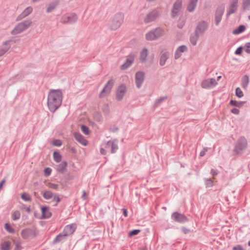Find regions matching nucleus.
Here are the masks:
<instances>
[{
	"mask_svg": "<svg viewBox=\"0 0 250 250\" xmlns=\"http://www.w3.org/2000/svg\"><path fill=\"white\" fill-rule=\"evenodd\" d=\"M81 130L82 131L85 135H88L89 134V128L87 126L85 125H81Z\"/></svg>",
	"mask_w": 250,
	"mask_h": 250,
	"instance_id": "c03bdc74",
	"label": "nucleus"
},
{
	"mask_svg": "<svg viewBox=\"0 0 250 250\" xmlns=\"http://www.w3.org/2000/svg\"><path fill=\"white\" fill-rule=\"evenodd\" d=\"M42 213V218L43 219H47L50 218L52 213L49 210L48 208L47 207H42L41 208Z\"/></svg>",
	"mask_w": 250,
	"mask_h": 250,
	"instance_id": "393cba45",
	"label": "nucleus"
},
{
	"mask_svg": "<svg viewBox=\"0 0 250 250\" xmlns=\"http://www.w3.org/2000/svg\"><path fill=\"white\" fill-rule=\"evenodd\" d=\"M82 198L83 200H85V199H86L87 198V195L86 194L85 190H83V194H82Z\"/></svg>",
	"mask_w": 250,
	"mask_h": 250,
	"instance_id": "052dcab7",
	"label": "nucleus"
},
{
	"mask_svg": "<svg viewBox=\"0 0 250 250\" xmlns=\"http://www.w3.org/2000/svg\"><path fill=\"white\" fill-rule=\"evenodd\" d=\"M140 230L139 229H134L130 231L129 234L130 236H134L137 235Z\"/></svg>",
	"mask_w": 250,
	"mask_h": 250,
	"instance_id": "603ef678",
	"label": "nucleus"
},
{
	"mask_svg": "<svg viewBox=\"0 0 250 250\" xmlns=\"http://www.w3.org/2000/svg\"><path fill=\"white\" fill-rule=\"evenodd\" d=\"M33 11L31 6L27 7L20 15L17 18V21H20L25 17L28 16Z\"/></svg>",
	"mask_w": 250,
	"mask_h": 250,
	"instance_id": "5701e85b",
	"label": "nucleus"
},
{
	"mask_svg": "<svg viewBox=\"0 0 250 250\" xmlns=\"http://www.w3.org/2000/svg\"><path fill=\"white\" fill-rule=\"evenodd\" d=\"M20 247V244L19 242H17L15 243V250H18L19 249Z\"/></svg>",
	"mask_w": 250,
	"mask_h": 250,
	"instance_id": "e2e57ef3",
	"label": "nucleus"
},
{
	"mask_svg": "<svg viewBox=\"0 0 250 250\" xmlns=\"http://www.w3.org/2000/svg\"><path fill=\"white\" fill-rule=\"evenodd\" d=\"M59 3V0H56L49 3L47 8L46 12L49 13L52 12L58 6Z\"/></svg>",
	"mask_w": 250,
	"mask_h": 250,
	"instance_id": "bb28decb",
	"label": "nucleus"
},
{
	"mask_svg": "<svg viewBox=\"0 0 250 250\" xmlns=\"http://www.w3.org/2000/svg\"><path fill=\"white\" fill-rule=\"evenodd\" d=\"M171 219L175 222L179 223H184L188 221L187 217L184 214L179 213L178 212H174L171 215Z\"/></svg>",
	"mask_w": 250,
	"mask_h": 250,
	"instance_id": "9d476101",
	"label": "nucleus"
},
{
	"mask_svg": "<svg viewBox=\"0 0 250 250\" xmlns=\"http://www.w3.org/2000/svg\"><path fill=\"white\" fill-rule=\"evenodd\" d=\"M47 186L50 188L54 189H57L59 187V185L58 184H53L52 183H49L47 185Z\"/></svg>",
	"mask_w": 250,
	"mask_h": 250,
	"instance_id": "de8ad7c7",
	"label": "nucleus"
},
{
	"mask_svg": "<svg viewBox=\"0 0 250 250\" xmlns=\"http://www.w3.org/2000/svg\"><path fill=\"white\" fill-rule=\"evenodd\" d=\"M94 118L96 121L98 122H100L102 119V117L100 114L97 113L95 115Z\"/></svg>",
	"mask_w": 250,
	"mask_h": 250,
	"instance_id": "864d4df0",
	"label": "nucleus"
},
{
	"mask_svg": "<svg viewBox=\"0 0 250 250\" xmlns=\"http://www.w3.org/2000/svg\"><path fill=\"white\" fill-rule=\"evenodd\" d=\"M148 56V51L146 48L143 49L140 53V60L142 62H146Z\"/></svg>",
	"mask_w": 250,
	"mask_h": 250,
	"instance_id": "2f4dec72",
	"label": "nucleus"
},
{
	"mask_svg": "<svg viewBox=\"0 0 250 250\" xmlns=\"http://www.w3.org/2000/svg\"><path fill=\"white\" fill-rule=\"evenodd\" d=\"M246 103L245 101H236L235 100H231L229 102V104L238 107H242Z\"/></svg>",
	"mask_w": 250,
	"mask_h": 250,
	"instance_id": "473e14b6",
	"label": "nucleus"
},
{
	"mask_svg": "<svg viewBox=\"0 0 250 250\" xmlns=\"http://www.w3.org/2000/svg\"><path fill=\"white\" fill-rule=\"evenodd\" d=\"M167 99V96L161 97L160 98L157 99L155 102V105L156 106L159 105L160 104H161L163 101L166 100Z\"/></svg>",
	"mask_w": 250,
	"mask_h": 250,
	"instance_id": "a19ab883",
	"label": "nucleus"
},
{
	"mask_svg": "<svg viewBox=\"0 0 250 250\" xmlns=\"http://www.w3.org/2000/svg\"><path fill=\"white\" fill-rule=\"evenodd\" d=\"M244 10H248L250 8V0H244L242 4Z\"/></svg>",
	"mask_w": 250,
	"mask_h": 250,
	"instance_id": "ea45409f",
	"label": "nucleus"
},
{
	"mask_svg": "<svg viewBox=\"0 0 250 250\" xmlns=\"http://www.w3.org/2000/svg\"><path fill=\"white\" fill-rule=\"evenodd\" d=\"M225 11V7L223 5H220L217 7L214 14V21L216 26L220 24L222 16Z\"/></svg>",
	"mask_w": 250,
	"mask_h": 250,
	"instance_id": "6e6552de",
	"label": "nucleus"
},
{
	"mask_svg": "<svg viewBox=\"0 0 250 250\" xmlns=\"http://www.w3.org/2000/svg\"><path fill=\"white\" fill-rule=\"evenodd\" d=\"M109 130L111 131V132H115L116 131H117L118 130V127H113V128H110L109 129Z\"/></svg>",
	"mask_w": 250,
	"mask_h": 250,
	"instance_id": "0e129e2a",
	"label": "nucleus"
},
{
	"mask_svg": "<svg viewBox=\"0 0 250 250\" xmlns=\"http://www.w3.org/2000/svg\"><path fill=\"white\" fill-rule=\"evenodd\" d=\"M124 21V15L121 13L116 14L113 17L110 25L111 29L115 30L119 28Z\"/></svg>",
	"mask_w": 250,
	"mask_h": 250,
	"instance_id": "39448f33",
	"label": "nucleus"
},
{
	"mask_svg": "<svg viewBox=\"0 0 250 250\" xmlns=\"http://www.w3.org/2000/svg\"><path fill=\"white\" fill-rule=\"evenodd\" d=\"M62 94L59 89L51 90L47 98V105L49 110L54 112L62 104Z\"/></svg>",
	"mask_w": 250,
	"mask_h": 250,
	"instance_id": "f257e3e1",
	"label": "nucleus"
},
{
	"mask_svg": "<svg viewBox=\"0 0 250 250\" xmlns=\"http://www.w3.org/2000/svg\"><path fill=\"white\" fill-rule=\"evenodd\" d=\"M11 242L9 241H4L0 245L1 250H10Z\"/></svg>",
	"mask_w": 250,
	"mask_h": 250,
	"instance_id": "f704fd0d",
	"label": "nucleus"
},
{
	"mask_svg": "<svg viewBox=\"0 0 250 250\" xmlns=\"http://www.w3.org/2000/svg\"><path fill=\"white\" fill-rule=\"evenodd\" d=\"M4 228L5 229L10 233H13L14 232V229L12 228L10 225L8 223L5 224Z\"/></svg>",
	"mask_w": 250,
	"mask_h": 250,
	"instance_id": "a18cd8bd",
	"label": "nucleus"
},
{
	"mask_svg": "<svg viewBox=\"0 0 250 250\" xmlns=\"http://www.w3.org/2000/svg\"><path fill=\"white\" fill-rule=\"evenodd\" d=\"M78 17L75 13H69L63 15L60 20L63 24H72L76 22Z\"/></svg>",
	"mask_w": 250,
	"mask_h": 250,
	"instance_id": "423d86ee",
	"label": "nucleus"
},
{
	"mask_svg": "<svg viewBox=\"0 0 250 250\" xmlns=\"http://www.w3.org/2000/svg\"><path fill=\"white\" fill-rule=\"evenodd\" d=\"M30 233V230L28 229H25L21 231V234L23 238H27Z\"/></svg>",
	"mask_w": 250,
	"mask_h": 250,
	"instance_id": "58836bf2",
	"label": "nucleus"
},
{
	"mask_svg": "<svg viewBox=\"0 0 250 250\" xmlns=\"http://www.w3.org/2000/svg\"><path fill=\"white\" fill-rule=\"evenodd\" d=\"M185 23L184 22H182V23H178V25H177V26L180 29H181L182 28V27H183Z\"/></svg>",
	"mask_w": 250,
	"mask_h": 250,
	"instance_id": "774afa93",
	"label": "nucleus"
},
{
	"mask_svg": "<svg viewBox=\"0 0 250 250\" xmlns=\"http://www.w3.org/2000/svg\"><path fill=\"white\" fill-rule=\"evenodd\" d=\"M217 83L214 78L207 79L202 81L201 86L203 88L208 89L214 87Z\"/></svg>",
	"mask_w": 250,
	"mask_h": 250,
	"instance_id": "f8f14e48",
	"label": "nucleus"
},
{
	"mask_svg": "<svg viewBox=\"0 0 250 250\" xmlns=\"http://www.w3.org/2000/svg\"><path fill=\"white\" fill-rule=\"evenodd\" d=\"M170 53L168 51H162L160 54L159 64L161 66H164L169 58Z\"/></svg>",
	"mask_w": 250,
	"mask_h": 250,
	"instance_id": "f3484780",
	"label": "nucleus"
},
{
	"mask_svg": "<svg viewBox=\"0 0 250 250\" xmlns=\"http://www.w3.org/2000/svg\"><path fill=\"white\" fill-rule=\"evenodd\" d=\"M52 144L56 146H60L62 145V143L60 140L56 139L52 141Z\"/></svg>",
	"mask_w": 250,
	"mask_h": 250,
	"instance_id": "49530a36",
	"label": "nucleus"
},
{
	"mask_svg": "<svg viewBox=\"0 0 250 250\" xmlns=\"http://www.w3.org/2000/svg\"><path fill=\"white\" fill-rule=\"evenodd\" d=\"M248 147L247 139L243 136L240 137L235 143L233 150L234 155H241Z\"/></svg>",
	"mask_w": 250,
	"mask_h": 250,
	"instance_id": "f03ea898",
	"label": "nucleus"
},
{
	"mask_svg": "<svg viewBox=\"0 0 250 250\" xmlns=\"http://www.w3.org/2000/svg\"><path fill=\"white\" fill-rule=\"evenodd\" d=\"M21 198L22 200L26 202H29L31 200L30 196L26 193H23L22 194Z\"/></svg>",
	"mask_w": 250,
	"mask_h": 250,
	"instance_id": "79ce46f5",
	"label": "nucleus"
},
{
	"mask_svg": "<svg viewBox=\"0 0 250 250\" xmlns=\"http://www.w3.org/2000/svg\"><path fill=\"white\" fill-rule=\"evenodd\" d=\"M32 23V21L30 20L19 23L11 31V34L16 35L23 32L31 26Z\"/></svg>",
	"mask_w": 250,
	"mask_h": 250,
	"instance_id": "7ed1b4c3",
	"label": "nucleus"
},
{
	"mask_svg": "<svg viewBox=\"0 0 250 250\" xmlns=\"http://www.w3.org/2000/svg\"><path fill=\"white\" fill-rule=\"evenodd\" d=\"M114 84V80L113 79L109 80L105 84L104 88L100 93V97L103 98L106 95L108 94Z\"/></svg>",
	"mask_w": 250,
	"mask_h": 250,
	"instance_id": "1a4fd4ad",
	"label": "nucleus"
},
{
	"mask_svg": "<svg viewBox=\"0 0 250 250\" xmlns=\"http://www.w3.org/2000/svg\"><path fill=\"white\" fill-rule=\"evenodd\" d=\"M245 51L248 54H250V42H247L244 46Z\"/></svg>",
	"mask_w": 250,
	"mask_h": 250,
	"instance_id": "8fccbe9b",
	"label": "nucleus"
},
{
	"mask_svg": "<svg viewBox=\"0 0 250 250\" xmlns=\"http://www.w3.org/2000/svg\"><path fill=\"white\" fill-rule=\"evenodd\" d=\"M126 92V87L124 85H120L117 89L116 92V99L118 101H121Z\"/></svg>",
	"mask_w": 250,
	"mask_h": 250,
	"instance_id": "a211bd4d",
	"label": "nucleus"
},
{
	"mask_svg": "<svg viewBox=\"0 0 250 250\" xmlns=\"http://www.w3.org/2000/svg\"><path fill=\"white\" fill-rule=\"evenodd\" d=\"M145 73L143 71H138L135 74V83L137 88H140L145 80Z\"/></svg>",
	"mask_w": 250,
	"mask_h": 250,
	"instance_id": "9b49d317",
	"label": "nucleus"
},
{
	"mask_svg": "<svg viewBox=\"0 0 250 250\" xmlns=\"http://www.w3.org/2000/svg\"><path fill=\"white\" fill-rule=\"evenodd\" d=\"M206 185L209 187H212L213 186L212 181L210 179H207L206 181Z\"/></svg>",
	"mask_w": 250,
	"mask_h": 250,
	"instance_id": "13d9d810",
	"label": "nucleus"
},
{
	"mask_svg": "<svg viewBox=\"0 0 250 250\" xmlns=\"http://www.w3.org/2000/svg\"><path fill=\"white\" fill-rule=\"evenodd\" d=\"M11 40H8L3 42L2 45L0 46V57L3 55L10 48Z\"/></svg>",
	"mask_w": 250,
	"mask_h": 250,
	"instance_id": "aec40b11",
	"label": "nucleus"
},
{
	"mask_svg": "<svg viewBox=\"0 0 250 250\" xmlns=\"http://www.w3.org/2000/svg\"><path fill=\"white\" fill-rule=\"evenodd\" d=\"M158 12L156 10H153L148 13L144 19V21L146 23H149L155 21L158 17Z\"/></svg>",
	"mask_w": 250,
	"mask_h": 250,
	"instance_id": "2eb2a0df",
	"label": "nucleus"
},
{
	"mask_svg": "<svg viewBox=\"0 0 250 250\" xmlns=\"http://www.w3.org/2000/svg\"><path fill=\"white\" fill-rule=\"evenodd\" d=\"M53 197V200L56 202V204L55 205V206H57V204L61 201V199L57 195H55Z\"/></svg>",
	"mask_w": 250,
	"mask_h": 250,
	"instance_id": "5fc2aeb1",
	"label": "nucleus"
},
{
	"mask_svg": "<svg viewBox=\"0 0 250 250\" xmlns=\"http://www.w3.org/2000/svg\"><path fill=\"white\" fill-rule=\"evenodd\" d=\"M53 158L54 160L57 163H60L62 160V156L57 151H54L53 152Z\"/></svg>",
	"mask_w": 250,
	"mask_h": 250,
	"instance_id": "e433bc0d",
	"label": "nucleus"
},
{
	"mask_svg": "<svg viewBox=\"0 0 250 250\" xmlns=\"http://www.w3.org/2000/svg\"><path fill=\"white\" fill-rule=\"evenodd\" d=\"M210 173L213 176H216L218 174V172L215 169H211L210 171Z\"/></svg>",
	"mask_w": 250,
	"mask_h": 250,
	"instance_id": "680f3d73",
	"label": "nucleus"
},
{
	"mask_svg": "<svg viewBox=\"0 0 250 250\" xmlns=\"http://www.w3.org/2000/svg\"><path fill=\"white\" fill-rule=\"evenodd\" d=\"M188 50L187 47L185 45H181L178 47L175 51L174 54V58L175 59H179L181 56L182 53Z\"/></svg>",
	"mask_w": 250,
	"mask_h": 250,
	"instance_id": "4be33fe9",
	"label": "nucleus"
},
{
	"mask_svg": "<svg viewBox=\"0 0 250 250\" xmlns=\"http://www.w3.org/2000/svg\"><path fill=\"white\" fill-rule=\"evenodd\" d=\"M233 250H244L243 247L240 245H238L233 248Z\"/></svg>",
	"mask_w": 250,
	"mask_h": 250,
	"instance_id": "bf43d9fd",
	"label": "nucleus"
},
{
	"mask_svg": "<svg viewBox=\"0 0 250 250\" xmlns=\"http://www.w3.org/2000/svg\"><path fill=\"white\" fill-rule=\"evenodd\" d=\"M164 32V30L157 27L155 29L152 30L146 35V38L148 41H153L162 36Z\"/></svg>",
	"mask_w": 250,
	"mask_h": 250,
	"instance_id": "20e7f679",
	"label": "nucleus"
},
{
	"mask_svg": "<svg viewBox=\"0 0 250 250\" xmlns=\"http://www.w3.org/2000/svg\"><path fill=\"white\" fill-rule=\"evenodd\" d=\"M106 147L109 148L111 147V152L112 153H115L118 149L117 140L109 141L107 142Z\"/></svg>",
	"mask_w": 250,
	"mask_h": 250,
	"instance_id": "412c9836",
	"label": "nucleus"
},
{
	"mask_svg": "<svg viewBox=\"0 0 250 250\" xmlns=\"http://www.w3.org/2000/svg\"><path fill=\"white\" fill-rule=\"evenodd\" d=\"M246 30V27L243 25H241L238 26V27L235 30H233L232 33L234 35H238L243 32H244Z\"/></svg>",
	"mask_w": 250,
	"mask_h": 250,
	"instance_id": "72a5a7b5",
	"label": "nucleus"
},
{
	"mask_svg": "<svg viewBox=\"0 0 250 250\" xmlns=\"http://www.w3.org/2000/svg\"><path fill=\"white\" fill-rule=\"evenodd\" d=\"M235 94L236 96H237L238 98H241L244 95L242 91L239 87H237L236 88Z\"/></svg>",
	"mask_w": 250,
	"mask_h": 250,
	"instance_id": "37998d69",
	"label": "nucleus"
},
{
	"mask_svg": "<svg viewBox=\"0 0 250 250\" xmlns=\"http://www.w3.org/2000/svg\"><path fill=\"white\" fill-rule=\"evenodd\" d=\"M249 83V77L248 75H245L242 78L241 86L243 88L246 89L248 87Z\"/></svg>",
	"mask_w": 250,
	"mask_h": 250,
	"instance_id": "7c9ffc66",
	"label": "nucleus"
},
{
	"mask_svg": "<svg viewBox=\"0 0 250 250\" xmlns=\"http://www.w3.org/2000/svg\"><path fill=\"white\" fill-rule=\"evenodd\" d=\"M123 211L124 215L125 217H127V212H128L127 209L125 208H123Z\"/></svg>",
	"mask_w": 250,
	"mask_h": 250,
	"instance_id": "69168bd1",
	"label": "nucleus"
},
{
	"mask_svg": "<svg viewBox=\"0 0 250 250\" xmlns=\"http://www.w3.org/2000/svg\"><path fill=\"white\" fill-rule=\"evenodd\" d=\"M238 6V0H232L231 2L229 8L228 9V11L226 14V16L228 18L231 14L235 13L237 9Z\"/></svg>",
	"mask_w": 250,
	"mask_h": 250,
	"instance_id": "dca6fc26",
	"label": "nucleus"
},
{
	"mask_svg": "<svg viewBox=\"0 0 250 250\" xmlns=\"http://www.w3.org/2000/svg\"><path fill=\"white\" fill-rule=\"evenodd\" d=\"M67 236L66 235H64V233L62 232L59 234L54 239L53 243H58L62 241H63L66 239Z\"/></svg>",
	"mask_w": 250,
	"mask_h": 250,
	"instance_id": "c756f323",
	"label": "nucleus"
},
{
	"mask_svg": "<svg viewBox=\"0 0 250 250\" xmlns=\"http://www.w3.org/2000/svg\"><path fill=\"white\" fill-rule=\"evenodd\" d=\"M198 0H190L188 5L187 10L189 12H193L197 5Z\"/></svg>",
	"mask_w": 250,
	"mask_h": 250,
	"instance_id": "a878e982",
	"label": "nucleus"
},
{
	"mask_svg": "<svg viewBox=\"0 0 250 250\" xmlns=\"http://www.w3.org/2000/svg\"><path fill=\"white\" fill-rule=\"evenodd\" d=\"M244 48V47L242 46H239V47H238L237 48V49L235 50V54L236 55H241L242 52V51H243V49Z\"/></svg>",
	"mask_w": 250,
	"mask_h": 250,
	"instance_id": "3c124183",
	"label": "nucleus"
},
{
	"mask_svg": "<svg viewBox=\"0 0 250 250\" xmlns=\"http://www.w3.org/2000/svg\"><path fill=\"white\" fill-rule=\"evenodd\" d=\"M74 136L75 139L82 145L84 146L87 145V140L80 133L76 132L74 134Z\"/></svg>",
	"mask_w": 250,
	"mask_h": 250,
	"instance_id": "b1692460",
	"label": "nucleus"
},
{
	"mask_svg": "<svg viewBox=\"0 0 250 250\" xmlns=\"http://www.w3.org/2000/svg\"><path fill=\"white\" fill-rule=\"evenodd\" d=\"M182 4V0H177L173 4V8L171 11V16L172 18L176 17L181 10Z\"/></svg>",
	"mask_w": 250,
	"mask_h": 250,
	"instance_id": "4468645a",
	"label": "nucleus"
},
{
	"mask_svg": "<svg viewBox=\"0 0 250 250\" xmlns=\"http://www.w3.org/2000/svg\"><path fill=\"white\" fill-rule=\"evenodd\" d=\"M52 172V169L50 167H46L44 170V175L45 176H49Z\"/></svg>",
	"mask_w": 250,
	"mask_h": 250,
	"instance_id": "09e8293b",
	"label": "nucleus"
},
{
	"mask_svg": "<svg viewBox=\"0 0 250 250\" xmlns=\"http://www.w3.org/2000/svg\"><path fill=\"white\" fill-rule=\"evenodd\" d=\"M135 55L131 53L127 56L125 62L121 66L122 70H125L130 67L134 61Z\"/></svg>",
	"mask_w": 250,
	"mask_h": 250,
	"instance_id": "ddd939ff",
	"label": "nucleus"
},
{
	"mask_svg": "<svg viewBox=\"0 0 250 250\" xmlns=\"http://www.w3.org/2000/svg\"><path fill=\"white\" fill-rule=\"evenodd\" d=\"M100 152L102 155H105L106 154V150L102 148L100 149Z\"/></svg>",
	"mask_w": 250,
	"mask_h": 250,
	"instance_id": "338daca9",
	"label": "nucleus"
},
{
	"mask_svg": "<svg viewBox=\"0 0 250 250\" xmlns=\"http://www.w3.org/2000/svg\"><path fill=\"white\" fill-rule=\"evenodd\" d=\"M201 36L195 32L190 37V42L193 45H196L197 42Z\"/></svg>",
	"mask_w": 250,
	"mask_h": 250,
	"instance_id": "c85d7f7f",
	"label": "nucleus"
},
{
	"mask_svg": "<svg viewBox=\"0 0 250 250\" xmlns=\"http://www.w3.org/2000/svg\"><path fill=\"white\" fill-rule=\"evenodd\" d=\"M208 150V147H204L203 148V149L200 152V157H203L204 156L205 154H206V152Z\"/></svg>",
	"mask_w": 250,
	"mask_h": 250,
	"instance_id": "6e6d98bb",
	"label": "nucleus"
},
{
	"mask_svg": "<svg viewBox=\"0 0 250 250\" xmlns=\"http://www.w3.org/2000/svg\"><path fill=\"white\" fill-rule=\"evenodd\" d=\"M42 196L46 200L51 199L53 197V193L51 191H45L42 193Z\"/></svg>",
	"mask_w": 250,
	"mask_h": 250,
	"instance_id": "c9c22d12",
	"label": "nucleus"
},
{
	"mask_svg": "<svg viewBox=\"0 0 250 250\" xmlns=\"http://www.w3.org/2000/svg\"><path fill=\"white\" fill-rule=\"evenodd\" d=\"M231 112L234 114L238 115L239 114L240 111L238 109H237L236 108H233L231 110Z\"/></svg>",
	"mask_w": 250,
	"mask_h": 250,
	"instance_id": "4d7b16f0",
	"label": "nucleus"
},
{
	"mask_svg": "<svg viewBox=\"0 0 250 250\" xmlns=\"http://www.w3.org/2000/svg\"><path fill=\"white\" fill-rule=\"evenodd\" d=\"M208 27V23L205 21H199L195 29L194 32L202 36L204 35Z\"/></svg>",
	"mask_w": 250,
	"mask_h": 250,
	"instance_id": "0eeeda50",
	"label": "nucleus"
},
{
	"mask_svg": "<svg viewBox=\"0 0 250 250\" xmlns=\"http://www.w3.org/2000/svg\"><path fill=\"white\" fill-rule=\"evenodd\" d=\"M67 166V163L66 161H63L57 166V170L61 173H63L65 172L66 167Z\"/></svg>",
	"mask_w": 250,
	"mask_h": 250,
	"instance_id": "cd10ccee",
	"label": "nucleus"
},
{
	"mask_svg": "<svg viewBox=\"0 0 250 250\" xmlns=\"http://www.w3.org/2000/svg\"><path fill=\"white\" fill-rule=\"evenodd\" d=\"M76 229V226L75 224H72L66 226L63 230L64 235L67 236L72 234Z\"/></svg>",
	"mask_w": 250,
	"mask_h": 250,
	"instance_id": "6ab92c4d",
	"label": "nucleus"
},
{
	"mask_svg": "<svg viewBox=\"0 0 250 250\" xmlns=\"http://www.w3.org/2000/svg\"><path fill=\"white\" fill-rule=\"evenodd\" d=\"M21 217V213L19 211L16 210L12 214V218L13 220L16 221L19 220Z\"/></svg>",
	"mask_w": 250,
	"mask_h": 250,
	"instance_id": "4c0bfd02",
	"label": "nucleus"
}]
</instances>
